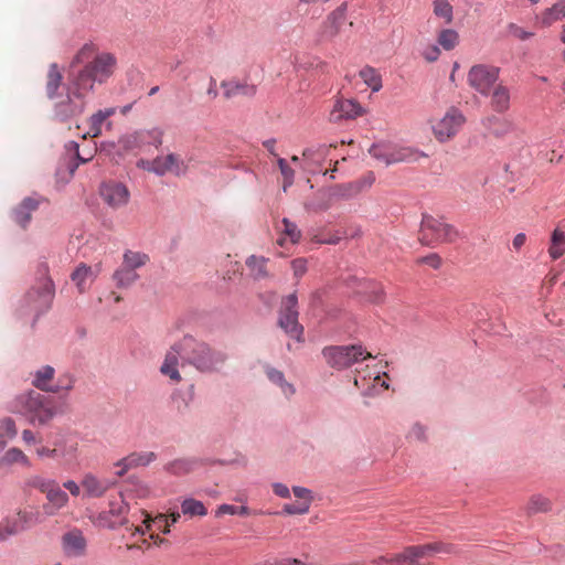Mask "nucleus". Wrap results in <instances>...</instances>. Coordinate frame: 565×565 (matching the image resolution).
<instances>
[{
	"label": "nucleus",
	"instance_id": "nucleus-52",
	"mask_svg": "<svg viewBox=\"0 0 565 565\" xmlns=\"http://www.w3.org/2000/svg\"><path fill=\"white\" fill-rule=\"evenodd\" d=\"M17 518L20 524L23 526V530H26L36 521L35 514L29 511H19L17 513Z\"/></svg>",
	"mask_w": 565,
	"mask_h": 565
},
{
	"label": "nucleus",
	"instance_id": "nucleus-20",
	"mask_svg": "<svg viewBox=\"0 0 565 565\" xmlns=\"http://www.w3.org/2000/svg\"><path fill=\"white\" fill-rule=\"evenodd\" d=\"M115 113L116 108L110 107L104 110H98L97 113L92 115V117L88 120V130L84 135V138H86V136H89L92 138L98 137L102 134V126L105 124L107 118L115 115Z\"/></svg>",
	"mask_w": 565,
	"mask_h": 565
},
{
	"label": "nucleus",
	"instance_id": "nucleus-10",
	"mask_svg": "<svg viewBox=\"0 0 565 565\" xmlns=\"http://www.w3.org/2000/svg\"><path fill=\"white\" fill-rule=\"evenodd\" d=\"M99 195L103 202L113 210L125 207L130 201L128 186L116 180H107L99 185Z\"/></svg>",
	"mask_w": 565,
	"mask_h": 565
},
{
	"label": "nucleus",
	"instance_id": "nucleus-49",
	"mask_svg": "<svg viewBox=\"0 0 565 565\" xmlns=\"http://www.w3.org/2000/svg\"><path fill=\"white\" fill-rule=\"evenodd\" d=\"M327 149L324 146L310 147L303 150L302 157L306 160H310L312 162H320L326 156Z\"/></svg>",
	"mask_w": 565,
	"mask_h": 565
},
{
	"label": "nucleus",
	"instance_id": "nucleus-62",
	"mask_svg": "<svg viewBox=\"0 0 565 565\" xmlns=\"http://www.w3.org/2000/svg\"><path fill=\"white\" fill-rule=\"evenodd\" d=\"M273 491L274 493L279 498H289L290 497V490L289 488L280 482H276L273 484Z\"/></svg>",
	"mask_w": 565,
	"mask_h": 565
},
{
	"label": "nucleus",
	"instance_id": "nucleus-26",
	"mask_svg": "<svg viewBox=\"0 0 565 565\" xmlns=\"http://www.w3.org/2000/svg\"><path fill=\"white\" fill-rule=\"evenodd\" d=\"M492 107L499 111H505L510 105V93L509 89L502 85H497L492 93Z\"/></svg>",
	"mask_w": 565,
	"mask_h": 565
},
{
	"label": "nucleus",
	"instance_id": "nucleus-57",
	"mask_svg": "<svg viewBox=\"0 0 565 565\" xmlns=\"http://www.w3.org/2000/svg\"><path fill=\"white\" fill-rule=\"evenodd\" d=\"M439 55H440V50L437 45H429L423 52V56L427 62L437 61Z\"/></svg>",
	"mask_w": 565,
	"mask_h": 565
},
{
	"label": "nucleus",
	"instance_id": "nucleus-4",
	"mask_svg": "<svg viewBox=\"0 0 565 565\" xmlns=\"http://www.w3.org/2000/svg\"><path fill=\"white\" fill-rule=\"evenodd\" d=\"M458 237L457 230L441 218L424 215L420 223L419 241L427 246L451 243Z\"/></svg>",
	"mask_w": 565,
	"mask_h": 565
},
{
	"label": "nucleus",
	"instance_id": "nucleus-43",
	"mask_svg": "<svg viewBox=\"0 0 565 565\" xmlns=\"http://www.w3.org/2000/svg\"><path fill=\"white\" fill-rule=\"evenodd\" d=\"M359 183L349 182L334 188V194L341 199H351L360 194Z\"/></svg>",
	"mask_w": 565,
	"mask_h": 565
},
{
	"label": "nucleus",
	"instance_id": "nucleus-11",
	"mask_svg": "<svg viewBox=\"0 0 565 565\" xmlns=\"http://www.w3.org/2000/svg\"><path fill=\"white\" fill-rule=\"evenodd\" d=\"M54 297V285L49 276H46V268H44L43 277L39 279L36 285L28 292L26 299L30 306L38 312L46 311Z\"/></svg>",
	"mask_w": 565,
	"mask_h": 565
},
{
	"label": "nucleus",
	"instance_id": "nucleus-40",
	"mask_svg": "<svg viewBox=\"0 0 565 565\" xmlns=\"http://www.w3.org/2000/svg\"><path fill=\"white\" fill-rule=\"evenodd\" d=\"M17 428L13 419L6 417L0 419V449H2L7 443L15 437Z\"/></svg>",
	"mask_w": 565,
	"mask_h": 565
},
{
	"label": "nucleus",
	"instance_id": "nucleus-12",
	"mask_svg": "<svg viewBox=\"0 0 565 565\" xmlns=\"http://www.w3.org/2000/svg\"><path fill=\"white\" fill-rule=\"evenodd\" d=\"M138 166L143 170L153 172L158 175H163L166 173L181 175L185 172L182 159L174 153L157 157L153 160H141Z\"/></svg>",
	"mask_w": 565,
	"mask_h": 565
},
{
	"label": "nucleus",
	"instance_id": "nucleus-36",
	"mask_svg": "<svg viewBox=\"0 0 565 565\" xmlns=\"http://www.w3.org/2000/svg\"><path fill=\"white\" fill-rule=\"evenodd\" d=\"M551 510V502L547 498L535 494L532 495L526 504V513L529 515L547 512Z\"/></svg>",
	"mask_w": 565,
	"mask_h": 565
},
{
	"label": "nucleus",
	"instance_id": "nucleus-34",
	"mask_svg": "<svg viewBox=\"0 0 565 565\" xmlns=\"http://www.w3.org/2000/svg\"><path fill=\"white\" fill-rule=\"evenodd\" d=\"M181 510L184 515L189 516H204L207 513L204 504L195 499H185L181 503Z\"/></svg>",
	"mask_w": 565,
	"mask_h": 565
},
{
	"label": "nucleus",
	"instance_id": "nucleus-23",
	"mask_svg": "<svg viewBox=\"0 0 565 565\" xmlns=\"http://www.w3.org/2000/svg\"><path fill=\"white\" fill-rule=\"evenodd\" d=\"M198 463L195 459L180 458L167 463L164 470L173 476H184L192 472Z\"/></svg>",
	"mask_w": 565,
	"mask_h": 565
},
{
	"label": "nucleus",
	"instance_id": "nucleus-19",
	"mask_svg": "<svg viewBox=\"0 0 565 565\" xmlns=\"http://www.w3.org/2000/svg\"><path fill=\"white\" fill-rule=\"evenodd\" d=\"M54 369L50 365L42 366L34 374V379L32 381L33 385L45 392H58L60 385H53L52 380L54 377Z\"/></svg>",
	"mask_w": 565,
	"mask_h": 565
},
{
	"label": "nucleus",
	"instance_id": "nucleus-51",
	"mask_svg": "<svg viewBox=\"0 0 565 565\" xmlns=\"http://www.w3.org/2000/svg\"><path fill=\"white\" fill-rule=\"evenodd\" d=\"M1 525L3 526V529L6 530V532L9 536L15 535V534L24 531L23 526L18 521L17 515L12 519H7L4 522H2Z\"/></svg>",
	"mask_w": 565,
	"mask_h": 565
},
{
	"label": "nucleus",
	"instance_id": "nucleus-18",
	"mask_svg": "<svg viewBox=\"0 0 565 565\" xmlns=\"http://www.w3.org/2000/svg\"><path fill=\"white\" fill-rule=\"evenodd\" d=\"M114 486V482L107 479H98L94 475H85L82 480V487L86 494L93 498L103 497L108 489Z\"/></svg>",
	"mask_w": 565,
	"mask_h": 565
},
{
	"label": "nucleus",
	"instance_id": "nucleus-59",
	"mask_svg": "<svg viewBox=\"0 0 565 565\" xmlns=\"http://www.w3.org/2000/svg\"><path fill=\"white\" fill-rule=\"evenodd\" d=\"M418 262L426 264L435 269L439 268L441 265V258L437 254H430L428 256L422 257Z\"/></svg>",
	"mask_w": 565,
	"mask_h": 565
},
{
	"label": "nucleus",
	"instance_id": "nucleus-64",
	"mask_svg": "<svg viewBox=\"0 0 565 565\" xmlns=\"http://www.w3.org/2000/svg\"><path fill=\"white\" fill-rule=\"evenodd\" d=\"M393 558V554L391 555H383L374 558L372 563L374 565H393V562L391 561Z\"/></svg>",
	"mask_w": 565,
	"mask_h": 565
},
{
	"label": "nucleus",
	"instance_id": "nucleus-14",
	"mask_svg": "<svg viewBox=\"0 0 565 565\" xmlns=\"http://www.w3.org/2000/svg\"><path fill=\"white\" fill-rule=\"evenodd\" d=\"M292 492L297 501L284 504L282 512L289 515L308 513L313 500L311 491L303 487H294Z\"/></svg>",
	"mask_w": 565,
	"mask_h": 565
},
{
	"label": "nucleus",
	"instance_id": "nucleus-27",
	"mask_svg": "<svg viewBox=\"0 0 565 565\" xmlns=\"http://www.w3.org/2000/svg\"><path fill=\"white\" fill-rule=\"evenodd\" d=\"M47 501L55 508L61 509L65 507L68 502V495L64 492L56 481L50 486L47 491L45 492Z\"/></svg>",
	"mask_w": 565,
	"mask_h": 565
},
{
	"label": "nucleus",
	"instance_id": "nucleus-44",
	"mask_svg": "<svg viewBox=\"0 0 565 565\" xmlns=\"http://www.w3.org/2000/svg\"><path fill=\"white\" fill-rule=\"evenodd\" d=\"M365 288L360 289L359 292L367 295L369 299L371 301H381L383 298V290L382 287L373 281H366L364 282Z\"/></svg>",
	"mask_w": 565,
	"mask_h": 565
},
{
	"label": "nucleus",
	"instance_id": "nucleus-53",
	"mask_svg": "<svg viewBox=\"0 0 565 565\" xmlns=\"http://www.w3.org/2000/svg\"><path fill=\"white\" fill-rule=\"evenodd\" d=\"M391 561L393 562V565H413L408 547H405L401 553L393 554V558Z\"/></svg>",
	"mask_w": 565,
	"mask_h": 565
},
{
	"label": "nucleus",
	"instance_id": "nucleus-2",
	"mask_svg": "<svg viewBox=\"0 0 565 565\" xmlns=\"http://www.w3.org/2000/svg\"><path fill=\"white\" fill-rule=\"evenodd\" d=\"M179 358L189 361L201 372L218 371L226 361L223 352L210 348L206 343L198 342L191 337H184L179 344L167 352L160 367L163 375L177 383L181 381L178 370Z\"/></svg>",
	"mask_w": 565,
	"mask_h": 565
},
{
	"label": "nucleus",
	"instance_id": "nucleus-31",
	"mask_svg": "<svg viewBox=\"0 0 565 565\" xmlns=\"http://www.w3.org/2000/svg\"><path fill=\"white\" fill-rule=\"evenodd\" d=\"M345 23V15L342 10L332 12L326 24L324 33L329 38H333L339 34L341 26Z\"/></svg>",
	"mask_w": 565,
	"mask_h": 565
},
{
	"label": "nucleus",
	"instance_id": "nucleus-33",
	"mask_svg": "<svg viewBox=\"0 0 565 565\" xmlns=\"http://www.w3.org/2000/svg\"><path fill=\"white\" fill-rule=\"evenodd\" d=\"M62 74L56 64H52L47 72L46 78V93L50 98H53L62 83Z\"/></svg>",
	"mask_w": 565,
	"mask_h": 565
},
{
	"label": "nucleus",
	"instance_id": "nucleus-6",
	"mask_svg": "<svg viewBox=\"0 0 565 565\" xmlns=\"http://www.w3.org/2000/svg\"><path fill=\"white\" fill-rule=\"evenodd\" d=\"M322 354L327 363L338 370L350 367L359 361L372 358V354L361 345L329 347L323 349Z\"/></svg>",
	"mask_w": 565,
	"mask_h": 565
},
{
	"label": "nucleus",
	"instance_id": "nucleus-45",
	"mask_svg": "<svg viewBox=\"0 0 565 565\" xmlns=\"http://www.w3.org/2000/svg\"><path fill=\"white\" fill-rule=\"evenodd\" d=\"M430 556L436 554H455L457 553V547L451 543L446 542H431L428 543Z\"/></svg>",
	"mask_w": 565,
	"mask_h": 565
},
{
	"label": "nucleus",
	"instance_id": "nucleus-37",
	"mask_svg": "<svg viewBox=\"0 0 565 565\" xmlns=\"http://www.w3.org/2000/svg\"><path fill=\"white\" fill-rule=\"evenodd\" d=\"M438 44L446 51L455 49L459 43V34L452 29H444L438 33Z\"/></svg>",
	"mask_w": 565,
	"mask_h": 565
},
{
	"label": "nucleus",
	"instance_id": "nucleus-60",
	"mask_svg": "<svg viewBox=\"0 0 565 565\" xmlns=\"http://www.w3.org/2000/svg\"><path fill=\"white\" fill-rule=\"evenodd\" d=\"M375 181V175L373 172H369L366 175L362 177L359 180H355V183H359L360 193L364 191L365 189H369L372 186V184Z\"/></svg>",
	"mask_w": 565,
	"mask_h": 565
},
{
	"label": "nucleus",
	"instance_id": "nucleus-54",
	"mask_svg": "<svg viewBox=\"0 0 565 565\" xmlns=\"http://www.w3.org/2000/svg\"><path fill=\"white\" fill-rule=\"evenodd\" d=\"M509 33L512 36H514V38H516L519 40H522V41L527 40L531 36H533L532 32L525 31L523 28H521V26H519V25H516L514 23H511L509 25Z\"/></svg>",
	"mask_w": 565,
	"mask_h": 565
},
{
	"label": "nucleus",
	"instance_id": "nucleus-24",
	"mask_svg": "<svg viewBox=\"0 0 565 565\" xmlns=\"http://www.w3.org/2000/svg\"><path fill=\"white\" fill-rule=\"evenodd\" d=\"M266 375L273 384L277 385L281 390V393L285 396L290 397L295 394L296 390H295L294 385L291 383L287 382V380L285 379V375L281 371H278L274 367L267 366Z\"/></svg>",
	"mask_w": 565,
	"mask_h": 565
},
{
	"label": "nucleus",
	"instance_id": "nucleus-61",
	"mask_svg": "<svg viewBox=\"0 0 565 565\" xmlns=\"http://www.w3.org/2000/svg\"><path fill=\"white\" fill-rule=\"evenodd\" d=\"M551 244L565 246V230L563 227L559 226L554 230Z\"/></svg>",
	"mask_w": 565,
	"mask_h": 565
},
{
	"label": "nucleus",
	"instance_id": "nucleus-3",
	"mask_svg": "<svg viewBox=\"0 0 565 565\" xmlns=\"http://www.w3.org/2000/svg\"><path fill=\"white\" fill-rule=\"evenodd\" d=\"M369 153L377 161L385 166L396 164L401 162H415L427 154L416 148L408 146H399L388 141H380L372 145Z\"/></svg>",
	"mask_w": 565,
	"mask_h": 565
},
{
	"label": "nucleus",
	"instance_id": "nucleus-8",
	"mask_svg": "<svg viewBox=\"0 0 565 565\" xmlns=\"http://www.w3.org/2000/svg\"><path fill=\"white\" fill-rule=\"evenodd\" d=\"M298 299L296 294H290L282 299L281 307L279 310V327L291 338L300 341L303 328L298 322Z\"/></svg>",
	"mask_w": 565,
	"mask_h": 565
},
{
	"label": "nucleus",
	"instance_id": "nucleus-63",
	"mask_svg": "<svg viewBox=\"0 0 565 565\" xmlns=\"http://www.w3.org/2000/svg\"><path fill=\"white\" fill-rule=\"evenodd\" d=\"M565 253V248L563 245H554V244H551L550 248H548V254L550 256L553 258V259H558L559 257H562Z\"/></svg>",
	"mask_w": 565,
	"mask_h": 565
},
{
	"label": "nucleus",
	"instance_id": "nucleus-46",
	"mask_svg": "<svg viewBox=\"0 0 565 565\" xmlns=\"http://www.w3.org/2000/svg\"><path fill=\"white\" fill-rule=\"evenodd\" d=\"M408 547V553L412 558V564L415 565L420 558L430 557L428 544L423 545H411Z\"/></svg>",
	"mask_w": 565,
	"mask_h": 565
},
{
	"label": "nucleus",
	"instance_id": "nucleus-17",
	"mask_svg": "<svg viewBox=\"0 0 565 565\" xmlns=\"http://www.w3.org/2000/svg\"><path fill=\"white\" fill-rule=\"evenodd\" d=\"M40 201L34 198H25L12 212L14 222L25 228L31 221L32 212L36 211Z\"/></svg>",
	"mask_w": 565,
	"mask_h": 565
},
{
	"label": "nucleus",
	"instance_id": "nucleus-56",
	"mask_svg": "<svg viewBox=\"0 0 565 565\" xmlns=\"http://www.w3.org/2000/svg\"><path fill=\"white\" fill-rule=\"evenodd\" d=\"M78 449L76 441H65L63 448H60V454H65L63 457L74 458Z\"/></svg>",
	"mask_w": 565,
	"mask_h": 565
},
{
	"label": "nucleus",
	"instance_id": "nucleus-9",
	"mask_svg": "<svg viewBox=\"0 0 565 565\" xmlns=\"http://www.w3.org/2000/svg\"><path fill=\"white\" fill-rule=\"evenodd\" d=\"M499 78V68L493 65L477 64L468 72V84L482 95H489Z\"/></svg>",
	"mask_w": 565,
	"mask_h": 565
},
{
	"label": "nucleus",
	"instance_id": "nucleus-55",
	"mask_svg": "<svg viewBox=\"0 0 565 565\" xmlns=\"http://www.w3.org/2000/svg\"><path fill=\"white\" fill-rule=\"evenodd\" d=\"M291 268L294 270V275L299 278L307 271V260L305 258H296L291 262Z\"/></svg>",
	"mask_w": 565,
	"mask_h": 565
},
{
	"label": "nucleus",
	"instance_id": "nucleus-15",
	"mask_svg": "<svg viewBox=\"0 0 565 565\" xmlns=\"http://www.w3.org/2000/svg\"><path fill=\"white\" fill-rule=\"evenodd\" d=\"M62 546L67 556L78 557L86 551V540L81 531L73 530L63 535Z\"/></svg>",
	"mask_w": 565,
	"mask_h": 565
},
{
	"label": "nucleus",
	"instance_id": "nucleus-5",
	"mask_svg": "<svg viewBox=\"0 0 565 565\" xmlns=\"http://www.w3.org/2000/svg\"><path fill=\"white\" fill-rule=\"evenodd\" d=\"M14 409L30 416L31 420H38L41 424L53 417V412L46 404V397L35 391L20 394L15 398Z\"/></svg>",
	"mask_w": 565,
	"mask_h": 565
},
{
	"label": "nucleus",
	"instance_id": "nucleus-7",
	"mask_svg": "<svg viewBox=\"0 0 565 565\" xmlns=\"http://www.w3.org/2000/svg\"><path fill=\"white\" fill-rule=\"evenodd\" d=\"M465 122L463 114L450 107L441 118L430 120V127L436 140L444 143L455 138Z\"/></svg>",
	"mask_w": 565,
	"mask_h": 565
},
{
	"label": "nucleus",
	"instance_id": "nucleus-39",
	"mask_svg": "<svg viewBox=\"0 0 565 565\" xmlns=\"http://www.w3.org/2000/svg\"><path fill=\"white\" fill-rule=\"evenodd\" d=\"M139 278V275L125 266H120L119 269H117L114 274V280L119 287H129L131 286L137 279Z\"/></svg>",
	"mask_w": 565,
	"mask_h": 565
},
{
	"label": "nucleus",
	"instance_id": "nucleus-22",
	"mask_svg": "<svg viewBox=\"0 0 565 565\" xmlns=\"http://www.w3.org/2000/svg\"><path fill=\"white\" fill-rule=\"evenodd\" d=\"M157 459V455L152 451L131 452L127 457L118 460V465H125V468H138L148 466Z\"/></svg>",
	"mask_w": 565,
	"mask_h": 565
},
{
	"label": "nucleus",
	"instance_id": "nucleus-29",
	"mask_svg": "<svg viewBox=\"0 0 565 565\" xmlns=\"http://www.w3.org/2000/svg\"><path fill=\"white\" fill-rule=\"evenodd\" d=\"M360 77L362 81L373 90L379 92L382 88V77L381 74L371 66H364L359 72Z\"/></svg>",
	"mask_w": 565,
	"mask_h": 565
},
{
	"label": "nucleus",
	"instance_id": "nucleus-58",
	"mask_svg": "<svg viewBox=\"0 0 565 565\" xmlns=\"http://www.w3.org/2000/svg\"><path fill=\"white\" fill-rule=\"evenodd\" d=\"M36 455L39 457L57 458L60 456H64L65 454H60V447H55L53 449H50L47 447H39L36 449Z\"/></svg>",
	"mask_w": 565,
	"mask_h": 565
},
{
	"label": "nucleus",
	"instance_id": "nucleus-42",
	"mask_svg": "<svg viewBox=\"0 0 565 565\" xmlns=\"http://www.w3.org/2000/svg\"><path fill=\"white\" fill-rule=\"evenodd\" d=\"M54 480L41 476H30L25 479L24 486L28 489H38L45 493Z\"/></svg>",
	"mask_w": 565,
	"mask_h": 565
},
{
	"label": "nucleus",
	"instance_id": "nucleus-25",
	"mask_svg": "<svg viewBox=\"0 0 565 565\" xmlns=\"http://www.w3.org/2000/svg\"><path fill=\"white\" fill-rule=\"evenodd\" d=\"M280 231L282 236L277 241V243L281 246H284L287 241H289L291 244H296L301 237V233L297 225L290 222L288 218H284L281 221Z\"/></svg>",
	"mask_w": 565,
	"mask_h": 565
},
{
	"label": "nucleus",
	"instance_id": "nucleus-48",
	"mask_svg": "<svg viewBox=\"0 0 565 565\" xmlns=\"http://www.w3.org/2000/svg\"><path fill=\"white\" fill-rule=\"evenodd\" d=\"M223 514H239L246 516L250 514V510L246 505L235 507L231 504H222L217 508L216 515Z\"/></svg>",
	"mask_w": 565,
	"mask_h": 565
},
{
	"label": "nucleus",
	"instance_id": "nucleus-28",
	"mask_svg": "<svg viewBox=\"0 0 565 565\" xmlns=\"http://www.w3.org/2000/svg\"><path fill=\"white\" fill-rule=\"evenodd\" d=\"M14 463H20L25 467H30L31 462L26 455L19 448H10L6 451V454L0 459L1 466H11Z\"/></svg>",
	"mask_w": 565,
	"mask_h": 565
},
{
	"label": "nucleus",
	"instance_id": "nucleus-13",
	"mask_svg": "<svg viewBox=\"0 0 565 565\" xmlns=\"http://www.w3.org/2000/svg\"><path fill=\"white\" fill-rule=\"evenodd\" d=\"M365 114V109L355 99H337L330 114L332 121L355 119Z\"/></svg>",
	"mask_w": 565,
	"mask_h": 565
},
{
	"label": "nucleus",
	"instance_id": "nucleus-1",
	"mask_svg": "<svg viewBox=\"0 0 565 565\" xmlns=\"http://www.w3.org/2000/svg\"><path fill=\"white\" fill-rule=\"evenodd\" d=\"M82 63H85L84 67L74 75L70 83L67 100L56 106V113L62 118L83 113L85 96L93 92L95 83L103 84L113 76L117 66V58L108 52L96 54L95 45L86 43L77 51L71 66L75 67Z\"/></svg>",
	"mask_w": 565,
	"mask_h": 565
},
{
	"label": "nucleus",
	"instance_id": "nucleus-21",
	"mask_svg": "<svg viewBox=\"0 0 565 565\" xmlns=\"http://www.w3.org/2000/svg\"><path fill=\"white\" fill-rule=\"evenodd\" d=\"M97 271H94L92 267L81 264L72 274L71 278L78 288L79 292H84L87 287L93 282Z\"/></svg>",
	"mask_w": 565,
	"mask_h": 565
},
{
	"label": "nucleus",
	"instance_id": "nucleus-47",
	"mask_svg": "<svg viewBox=\"0 0 565 565\" xmlns=\"http://www.w3.org/2000/svg\"><path fill=\"white\" fill-rule=\"evenodd\" d=\"M279 170L284 177V191L287 190L288 186H290L294 182L295 172L294 170L288 166L287 161L282 158H278L277 160Z\"/></svg>",
	"mask_w": 565,
	"mask_h": 565
},
{
	"label": "nucleus",
	"instance_id": "nucleus-16",
	"mask_svg": "<svg viewBox=\"0 0 565 565\" xmlns=\"http://www.w3.org/2000/svg\"><path fill=\"white\" fill-rule=\"evenodd\" d=\"M535 19L536 24L543 29L565 19V0H559L552 7L544 9Z\"/></svg>",
	"mask_w": 565,
	"mask_h": 565
},
{
	"label": "nucleus",
	"instance_id": "nucleus-32",
	"mask_svg": "<svg viewBox=\"0 0 565 565\" xmlns=\"http://www.w3.org/2000/svg\"><path fill=\"white\" fill-rule=\"evenodd\" d=\"M149 257L145 253L127 250L124 254L122 266L136 271L137 268L145 266Z\"/></svg>",
	"mask_w": 565,
	"mask_h": 565
},
{
	"label": "nucleus",
	"instance_id": "nucleus-35",
	"mask_svg": "<svg viewBox=\"0 0 565 565\" xmlns=\"http://www.w3.org/2000/svg\"><path fill=\"white\" fill-rule=\"evenodd\" d=\"M222 87L225 89L224 95L227 98L237 96V95H252L255 92L254 86H248L246 84H239L237 82H223Z\"/></svg>",
	"mask_w": 565,
	"mask_h": 565
},
{
	"label": "nucleus",
	"instance_id": "nucleus-41",
	"mask_svg": "<svg viewBox=\"0 0 565 565\" xmlns=\"http://www.w3.org/2000/svg\"><path fill=\"white\" fill-rule=\"evenodd\" d=\"M145 523H146L148 530H152L154 527L156 530L161 531L164 534L170 533L171 525L169 522V518L166 514H158L153 519L148 518L145 521Z\"/></svg>",
	"mask_w": 565,
	"mask_h": 565
},
{
	"label": "nucleus",
	"instance_id": "nucleus-30",
	"mask_svg": "<svg viewBox=\"0 0 565 565\" xmlns=\"http://www.w3.org/2000/svg\"><path fill=\"white\" fill-rule=\"evenodd\" d=\"M433 12L435 17L443 19L446 24L454 21V8L448 0H434Z\"/></svg>",
	"mask_w": 565,
	"mask_h": 565
},
{
	"label": "nucleus",
	"instance_id": "nucleus-50",
	"mask_svg": "<svg viewBox=\"0 0 565 565\" xmlns=\"http://www.w3.org/2000/svg\"><path fill=\"white\" fill-rule=\"evenodd\" d=\"M143 139H145L143 131H135L130 135L125 136L121 139V142L126 149H134L136 147H139Z\"/></svg>",
	"mask_w": 565,
	"mask_h": 565
},
{
	"label": "nucleus",
	"instance_id": "nucleus-38",
	"mask_svg": "<svg viewBox=\"0 0 565 565\" xmlns=\"http://www.w3.org/2000/svg\"><path fill=\"white\" fill-rule=\"evenodd\" d=\"M266 264L267 259L265 257H257L255 255H252L246 260V266L256 279H260L267 276Z\"/></svg>",
	"mask_w": 565,
	"mask_h": 565
}]
</instances>
